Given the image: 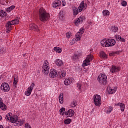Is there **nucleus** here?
I'll list each match as a JSON object with an SVG mask.
<instances>
[{
	"label": "nucleus",
	"instance_id": "nucleus-36",
	"mask_svg": "<svg viewBox=\"0 0 128 128\" xmlns=\"http://www.w3.org/2000/svg\"><path fill=\"white\" fill-rule=\"evenodd\" d=\"M72 122V120L70 118H67L64 121L65 124H70Z\"/></svg>",
	"mask_w": 128,
	"mask_h": 128
},
{
	"label": "nucleus",
	"instance_id": "nucleus-37",
	"mask_svg": "<svg viewBox=\"0 0 128 128\" xmlns=\"http://www.w3.org/2000/svg\"><path fill=\"white\" fill-rule=\"evenodd\" d=\"M113 108H112V106L108 107V110H106V114H110V112H112Z\"/></svg>",
	"mask_w": 128,
	"mask_h": 128
},
{
	"label": "nucleus",
	"instance_id": "nucleus-1",
	"mask_svg": "<svg viewBox=\"0 0 128 128\" xmlns=\"http://www.w3.org/2000/svg\"><path fill=\"white\" fill-rule=\"evenodd\" d=\"M39 12V18L41 22H46L50 18V14L46 12V11L43 8L40 9Z\"/></svg>",
	"mask_w": 128,
	"mask_h": 128
},
{
	"label": "nucleus",
	"instance_id": "nucleus-18",
	"mask_svg": "<svg viewBox=\"0 0 128 128\" xmlns=\"http://www.w3.org/2000/svg\"><path fill=\"white\" fill-rule=\"evenodd\" d=\"M72 82V78H68L64 80V84H65V86H70Z\"/></svg>",
	"mask_w": 128,
	"mask_h": 128
},
{
	"label": "nucleus",
	"instance_id": "nucleus-2",
	"mask_svg": "<svg viewBox=\"0 0 128 128\" xmlns=\"http://www.w3.org/2000/svg\"><path fill=\"white\" fill-rule=\"evenodd\" d=\"M116 40L112 38H105L102 40L100 42L102 46H106V48L108 46H114L116 44Z\"/></svg>",
	"mask_w": 128,
	"mask_h": 128
},
{
	"label": "nucleus",
	"instance_id": "nucleus-38",
	"mask_svg": "<svg viewBox=\"0 0 128 128\" xmlns=\"http://www.w3.org/2000/svg\"><path fill=\"white\" fill-rule=\"evenodd\" d=\"M64 112H66V108H62L60 110V114H62V116H64Z\"/></svg>",
	"mask_w": 128,
	"mask_h": 128
},
{
	"label": "nucleus",
	"instance_id": "nucleus-54",
	"mask_svg": "<svg viewBox=\"0 0 128 128\" xmlns=\"http://www.w3.org/2000/svg\"><path fill=\"white\" fill-rule=\"evenodd\" d=\"M26 56V54H23V56Z\"/></svg>",
	"mask_w": 128,
	"mask_h": 128
},
{
	"label": "nucleus",
	"instance_id": "nucleus-11",
	"mask_svg": "<svg viewBox=\"0 0 128 128\" xmlns=\"http://www.w3.org/2000/svg\"><path fill=\"white\" fill-rule=\"evenodd\" d=\"M34 83H32L30 86L28 88V90L25 92V94L27 96H30L32 94V90H34Z\"/></svg>",
	"mask_w": 128,
	"mask_h": 128
},
{
	"label": "nucleus",
	"instance_id": "nucleus-43",
	"mask_svg": "<svg viewBox=\"0 0 128 128\" xmlns=\"http://www.w3.org/2000/svg\"><path fill=\"white\" fill-rule=\"evenodd\" d=\"M77 88H78V89L79 90H82V84H80V83H78L77 84Z\"/></svg>",
	"mask_w": 128,
	"mask_h": 128
},
{
	"label": "nucleus",
	"instance_id": "nucleus-25",
	"mask_svg": "<svg viewBox=\"0 0 128 128\" xmlns=\"http://www.w3.org/2000/svg\"><path fill=\"white\" fill-rule=\"evenodd\" d=\"M8 14L6 12H4L3 10H0V16H2V18H4V16H6V15Z\"/></svg>",
	"mask_w": 128,
	"mask_h": 128
},
{
	"label": "nucleus",
	"instance_id": "nucleus-34",
	"mask_svg": "<svg viewBox=\"0 0 128 128\" xmlns=\"http://www.w3.org/2000/svg\"><path fill=\"white\" fill-rule=\"evenodd\" d=\"M102 14L103 16H110V12L108 11V10H104L102 11Z\"/></svg>",
	"mask_w": 128,
	"mask_h": 128
},
{
	"label": "nucleus",
	"instance_id": "nucleus-5",
	"mask_svg": "<svg viewBox=\"0 0 128 128\" xmlns=\"http://www.w3.org/2000/svg\"><path fill=\"white\" fill-rule=\"evenodd\" d=\"M42 72L44 76H48L50 72V66H48V62L45 60L42 67Z\"/></svg>",
	"mask_w": 128,
	"mask_h": 128
},
{
	"label": "nucleus",
	"instance_id": "nucleus-10",
	"mask_svg": "<svg viewBox=\"0 0 128 128\" xmlns=\"http://www.w3.org/2000/svg\"><path fill=\"white\" fill-rule=\"evenodd\" d=\"M0 88L2 90H3L4 92H6L10 91V85L6 82L2 83L0 86Z\"/></svg>",
	"mask_w": 128,
	"mask_h": 128
},
{
	"label": "nucleus",
	"instance_id": "nucleus-51",
	"mask_svg": "<svg viewBox=\"0 0 128 128\" xmlns=\"http://www.w3.org/2000/svg\"><path fill=\"white\" fill-rule=\"evenodd\" d=\"M62 6H66V2H62Z\"/></svg>",
	"mask_w": 128,
	"mask_h": 128
},
{
	"label": "nucleus",
	"instance_id": "nucleus-8",
	"mask_svg": "<svg viewBox=\"0 0 128 128\" xmlns=\"http://www.w3.org/2000/svg\"><path fill=\"white\" fill-rule=\"evenodd\" d=\"M94 101L95 106H99L102 104V100H100V96L96 94L94 97Z\"/></svg>",
	"mask_w": 128,
	"mask_h": 128
},
{
	"label": "nucleus",
	"instance_id": "nucleus-50",
	"mask_svg": "<svg viewBox=\"0 0 128 128\" xmlns=\"http://www.w3.org/2000/svg\"><path fill=\"white\" fill-rule=\"evenodd\" d=\"M23 66L24 68H26V62L24 63Z\"/></svg>",
	"mask_w": 128,
	"mask_h": 128
},
{
	"label": "nucleus",
	"instance_id": "nucleus-41",
	"mask_svg": "<svg viewBox=\"0 0 128 128\" xmlns=\"http://www.w3.org/2000/svg\"><path fill=\"white\" fill-rule=\"evenodd\" d=\"M126 4H128V3L126 2V1L123 0L122 2V6H126Z\"/></svg>",
	"mask_w": 128,
	"mask_h": 128
},
{
	"label": "nucleus",
	"instance_id": "nucleus-30",
	"mask_svg": "<svg viewBox=\"0 0 128 128\" xmlns=\"http://www.w3.org/2000/svg\"><path fill=\"white\" fill-rule=\"evenodd\" d=\"M12 114L10 112V113H8L6 115V116L5 117L6 120H10V118H12Z\"/></svg>",
	"mask_w": 128,
	"mask_h": 128
},
{
	"label": "nucleus",
	"instance_id": "nucleus-33",
	"mask_svg": "<svg viewBox=\"0 0 128 128\" xmlns=\"http://www.w3.org/2000/svg\"><path fill=\"white\" fill-rule=\"evenodd\" d=\"M19 22H20V20H18V19H16L12 20L10 22L12 23V25H14V24H18Z\"/></svg>",
	"mask_w": 128,
	"mask_h": 128
},
{
	"label": "nucleus",
	"instance_id": "nucleus-55",
	"mask_svg": "<svg viewBox=\"0 0 128 128\" xmlns=\"http://www.w3.org/2000/svg\"><path fill=\"white\" fill-rule=\"evenodd\" d=\"M2 80V76H0V80Z\"/></svg>",
	"mask_w": 128,
	"mask_h": 128
},
{
	"label": "nucleus",
	"instance_id": "nucleus-22",
	"mask_svg": "<svg viewBox=\"0 0 128 128\" xmlns=\"http://www.w3.org/2000/svg\"><path fill=\"white\" fill-rule=\"evenodd\" d=\"M100 57L102 58H108V55L106 54L103 51H100Z\"/></svg>",
	"mask_w": 128,
	"mask_h": 128
},
{
	"label": "nucleus",
	"instance_id": "nucleus-44",
	"mask_svg": "<svg viewBox=\"0 0 128 128\" xmlns=\"http://www.w3.org/2000/svg\"><path fill=\"white\" fill-rule=\"evenodd\" d=\"M70 36H72V32H69L66 33V38H70Z\"/></svg>",
	"mask_w": 128,
	"mask_h": 128
},
{
	"label": "nucleus",
	"instance_id": "nucleus-39",
	"mask_svg": "<svg viewBox=\"0 0 128 128\" xmlns=\"http://www.w3.org/2000/svg\"><path fill=\"white\" fill-rule=\"evenodd\" d=\"M114 38L117 40L118 42H120V39L122 38V36H120L119 35H115Z\"/></svg>",
	"mask_w": 128,
	"mask_h": 128
},
{
	"label": "nucleus",
	"instance_id": "nucleus-26",
	"mask_svg": "<svg viewBox=\"0 0 128 128\" xmlns=\"http://www.w3.org/2000/svg\"><path fill=\"white\" fill-rule=\"evenodd\" d=\"M72 58L74 62H76V60H78V54H76V53L72 56Z\"/></svg>",
	"mask_w": 128,
	"mask_h": 128
},
{
	"label": "nucleus",
	"instance_id": "nucleus-14",
	"mask_svg": "<svg viewBox=\"0 0 128 128\" xmlns=\"http://www.w3.org/2000/svg\"><path fill=\"white\" fill-rule=\"evenodd\" d=\"M30 29L34 30L35 32H40L38 27L36 24H30Z\"/></svg>",
	"mask_w": 128,
	"mask_h": 128
},
{
	"label": "nucleus",
	"instance_id": "nucleus-15",
	"mask_svg": "<svg viewBox=\"0 0 128 128\" xmlns=\"http://www.w3.org/2000/svg\"><path fill=\"white\" fill-rule=\"evenodd\" d=\"M65 114L68 117L74 116V111L72 109H70L67 112H65Z\"/></svg>",
	"mask_w": 128,
	"mask_h": 128
},
{
	"label": "nucleus",
	"instance_id": "nucleus-35",
	"mask_svg": "<svg viewBox=\"0 0 128 128\" xmlns=\"http://www.w3.org/2000/svg\"><path fill=\"white\" fill-rule=\"evenodd\" d=\"M72 108H76V100H74L70 104Z\"/></svg>",
	"mask_w": 128,
	"mask_h": 128
},
{
	"label": "nucleus",
	"instance_id": "nucleus-7",
	"mask_svg": "<svg viewBox=\"0 0 128 128\" xmlns=\"http://www.w3.org/2000/svg\"><path fill=\"white\" fill-rule=\"evenodd\" d=\"M94 59V56L92 54L88 55L85 60L83 62L82 66H86L90 64V62Z\"/></svg>",
	"mask_w": 128,
	"mask_h": 128
},
{
	"label": "nucleus",
	"instance_id": "nucleus-56",
	"mask_svg": "<svg viewBox=\"0 0 128 128\" xmlns=\"http://www.w3.org/2000/svg\"><path fill=\"white\" fill-rule=\"evenodd\" d=\"M90 24H92V22H90Z\"/></svg>",
	"mask_w": 128,
	"mask_h": 128
},
{
	"label": "nucleus",
	"instance_id": "nucleus-3",
	"mask_svg": "<svg viewBox=\"0 0 128 128\" xmlns=\"http://www.w3.org/2000/svg\"><path fill=\"white\" fill-rule=\"evenodd\" d=\"M86 6H88L86 5V4H84V1H82L78 6V8L74 7L72 10L74 16H76V14H78V12H80L83 9L86 8Z\"/></svg>",
	"mask_w": 128,
	"mask_h": 128
},
{
	"label": "nucleus",
	"instance_id": "nucleus-46",
	"mask_svg": "<svg viewBox=\"0 0 128 128\" xmlns=\"http://www.w3.org/2000/svg\"><path fill=\"white\" fill-rule=\"evenodd\" d=\"M25 128H32V127H30V125L29 124H25Z\"/></svg>",
	"mask_w": 128,
	"mask_h": 128
},
{
	"label": "nucleus",
	"instance_id": "nucleus-21",
	"mask_svg": "<svg viewBox=\"0 0 128 128\" xmlns=\"http://www.w3.org/2000/svg\"><path fill=\"white\" fill-rule=\"evenodd\" d=\"M56 66H62L64 62H62V60H61L57 59L56 60Z\"/></svg>",
	"mask_w": 128,
	"mask_h": 128
},
{
	"label": "nucleus",
	"instance_id": "nucleus-49",
	"mask_svg": "<svg viewBox=\"0 0 128 128\" xmlns=\"http://www.w3.org/2000/svg\"><path fill=\"white\" fill-rule=\"evenodd\" d=\"M6 32H7V34H8V32H10V30H12V29H6Z\"/></svg>",
	"mask_w": 128,
	"mask_h": 128
},
{
	"label": "nucleus",
	"instance_id": "nucleus-31",
	"mask_svg": "<svg viewBox=\"0 0 128 128\" xmlns=\"http://www.w3.org/2000/svg\"><path fill=\"white\" fill-rule=\"evenodd\" d=\"M54 50L56 52H58V54H60V52H62V48L59 47H54Z\"/></svg>",
	"mask_w": 128,
	"mask_h": 128
},
{
	"label": "nucleus",
	"instance_id": "nucleus-17",
	"mask_svg": "<svg viewBox=\"0 0 128 128\" xmlns=\"http://www.w3.org/2000/svg\"><path fill=\"white\" fill-rule=\"evenodd\" d=\"M107 90L108 91V94H114V92H116V88L108 87Z\"/></svg>",
	"mask_w": 128,
	"mask_h": 128
},
{
	"label": "nucleus",
	"instance_id": "nucleus-42",
	"mask_svg": "<svg viewBox=\"0 0 128 128\" xmlns=\"http://www.w3.org/2000/svg\"><path fill=\"white\" fill-rule=\"evenodd\" d=\"M60 78H64L66 76V72H61V74H59Z\"/></svg>",
	"mask_w": 128,
	"mask_h": 128
},
{
	"label": "nucleus",
	"instance_id": "nucleus-29",
	"mask_svg": "<svg viewBox=\"0 0 128 128\" xmlns=\"http://www.w3.org/2000/svg\"><path fill=\"white\" fill-rule=\"evenodd\" d=\"M12 24L10 22H8V23L6 24V30H12Z\"/></svg>",
	"mask_w": 128,
	"mask_h": 128
},
{
	"label": "nucleus",
	"instance_id": "nucleus-24",
	"mask_svg": "<svg viewBox=\"0 0 128 128\" xmlns=\"http://www.w3.org/2000/svg\"><path fill=\"white\" fill-rule=\"evenodd\" d=\"M58 99L60 104H64V94H60L59 95Z\"/></svg>",
	"mask_w": 128,
	"mask_h": 128
},
{
	"label": "nucleus",
	"instance_id": "nucleus-47",
	"mask_svg": "<svg viewBox=\"0 0 128 128\" xmlns=\"http://www.w3.org/2000/svg\"><path fill=\"white\" fill-rule=\"evenodd\" d=\"M119 42H126V40L121 37V38L120 39Z\"/></svg>",
	"mask_w": 128,
	"mask_h": 128
},
{
	"label": "nucleus",
	"instance_id": "nucleus-53",
	"mask_svg": "<svg viewBox=\"0 0 128 128\" xmlns=\"http://www.w3.org/2000/svg\"><path fill=\"white\" fill-rule=\"evenodd\" d=\"M2 117L1 116H0V120H2Z\"/></svg>",
	"mask_w": 128,
	"mask_h": 128
},
{
	"label": "nucleus",
	"instance_id": "nucleus-27",
	"mask_svg": "<svg viewBox=\"0 0 128 128\" xmlns=\"http://www.w3.org/2000/svg\"><path fill=\"white\" fill-rule=\"evenodd\" d=\"M118 30V26H112L111 27V31L112 32H116Z\"/></svg>",
	"mask_w": 128,
	"mask_h": 128
},
{
	"label": "nucleus",
	"instance_id": "nucleus-19",
	"mask_svg": "<svg viewBox=\"0 0 128 128\" xmlns=\"http://www.w3.org/2000/svg\"><path fill=\"white\" fill-rule=\"evenodd\" d=\"M115 106H120V110L122 112H124V104L122 103H118L115 104Z\"/></svg>",
	"mask_w": 128,
	"mask_h": 128
},
{
	"label": "nucleus",
	"instance_id": "nucleus-23",
	"mask_svg": "<svg viewBox=\"0 0 128 128\" xmlns=\"http://www.w3.org/2000/svg\"><path fill=\"white\" fill-rule=\"evenodd\" d=\"M59 18L61 20H64V11L60 10L59 13Z\"/></svg>",
	"mask_w": 128,
	"mask_h": 128
},
{
	"label": "nucleus",
	"instance_id": "nucleus-9",
	"mask_svg": "<svg viewBox=\"0 0 128 128\" xmlns=\"http://www.w3.org/2000/svg\"><path fill=\"white\" fill-rule=\"evenodd\" d=\"M86 18L84 16H81L74 21V24H76V26H80V24H82V22H84Z\"/></svg>",
	"mask_w": 128,
	"mask_h": 128
},
{
	"label": "nucleus",
	"instance_id": "nucleus-16",
	"mask_svg": "<svg viewBox=\"0 0 128 128\" xmlns=\"http://www.w3.org/2000/svg\"><path fill=\"white\" fill-rule=\"evenodd\" d=\"M0 108L2 110H6V106L2 102V99L0 98Z\"/></svg>",
	"mask_w": 128,
	"mask_h": 128
},
{
	"label": "nucleus",
	"instance_id": "nucleus-6",
	"mask_svg": "<svg viewBox=\"0 0 128 128\" xmlns=\"http://www.w3.org/2000/svg\"><path fill=\"white\" fill-rule=\"evenodd\" d=\"M106 80H108V77L105 74L100 75L98 78V80L100 84H106L108 82Z\"/></svg>",
	"mask_w": 128,
	"mask_h": 128
},
{
	"label": "nucleus",
	"instance_id": "nucleus-52",
	"mask_svg": "<svg viewBox=\"0 0 128 128\" xmlns=\"http://www.w3.org/2000/svg\"><path fill=\"white\" fill-rule=\"evenodd\" d=\"M0 128H4V126H2V125H0Z\"/></svg>",
	"mask_w": 128,
	"mask_h": 128
},
{
	"label": "nucleus",
	"instance_id": "nucleus-32",
	"mask_svg": "<svg viewBox=\"0 0 128 128\" xmlns=\"http://www.w3.org/2000/svg\"><path fill=\"white\" fill-rule=\"evenodd\" d=\"M14 8H16L14 6H12L6 9V12H10Z\"/></svg>",
	"mask_w": 128,
	"mask_h": 128
},
{
	"label": "nucleus",
	"instance_id": "nucleus-48",
	"mask_svg": "<svg viewBox=\"0 0 128 128\" xmlns=\"http://www.w3.org/2000/svg\"><path fill=\"white\" fill-rule=\"evenodd\" d=\"M76 38L72 39L71 43H72V44H76Z\"/></svg>",
	"mask_w": 128,
	"mask_h": 128
},
{
	"label": "nucleus",
	"instance_id": "nucleus-13",
	"mask_svg": "<svg viewBox=\"0 0 128 128\" xmlns=\"http://www.w3.org/2000/svg\"><path fill=\"white\" fill-rule=\"evenodd\" d=\"M120 68L118 66H112V68L110 69V72L114 74V72H120Z\"/></svg>",
	"mask_w": 128,
	"mask_h": 128
},
{
	"label": "nucleus",
	"instance_id": "nucleus-20",
	"mask_svg": "<svg viewBox=\"0 0 128 128\" xmlns=\"http://www.w3.org/2000/svg\"><path fill=\"white\" fill-rule=\"evenodd\" d=\"M60 6V1L54 2L52 4V6L54 8H56L57 6Z\"/></svg>",
	"mask_w": 128,
	"mask_h": 128
},
{
	"label": "nucleus",
	"instance_id": "nucleus-45",
	"mask_svg": "<svg viewBox=\"0 0 128 128\" xmlns=\"http://www.w3.org/2000/svg\"><path fill=\"white\" fill-rule=\"evenodd\" d=\"M18 80L16 78H14V86H16V84H18Z\"/></svg>",
	"mask_w": 128,
	"mask_h": 128
},
{
	"label": "nucleus",
	"instance_id": "nucleus-40",
	"mask_svg": "<svg viewBox=\"0 0 128 128\" xmlns=\"http://www.w3.org/2000/svg\"><path fill=\"white\" fill-rule=\"evenodd\" d=\"M84 32V28H81L78 33L80 34L82 36Z\"/></svg>",
	"mask_w": 128,
	"mask_h": 128
},
{
	"label": "nucleus",
	"instance_id": "nucleus-4",
	"mask_svg": "<svg viewBox=\"0 0 128 128\" xmlns=\"http://www.w3.org/2000/svg\"><path fill=\"white\" fill-rule=\"evenodd\" d=\"M10 122L14 124L16 126H22V124H24V120H18V117L16 116H11Z\"/></svg>",
	"mask_w": 128,
	"mask_h": 128
},
{
	"label": "nucleus",
	"instance_id": "nucleus-28",
	"mask_svg": "<svg viewBox=\"0 0 128 128\" xmlns=\"http://www.w3.org/2000/svg\"><path fill=\"white\" fill-rule=\"evenodd\" d=\"M81 38H82V34H80V33L77 32L76 34V40H78V42L80 40Z\"/></svg>",
	"mask_w": 128,
	"mask_h": 128
},
{
	"label": "nucleus",
	"instance_id": "nucleus-12",
	"mask_svg": "<svg viewBox=\"0 0 128 128\" xmlns=\"http://www.w3.org/2000/svg\"><path fill=\"white\" fill-rule=\"evenodd\" d=\"M49 76L50 78H54L58 76V72L54 69H51L50 70Z\"/></svg>",
	"mask_w": 128,
	"mask_h": 128
}]
</instances>
